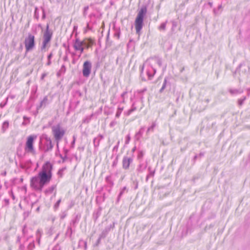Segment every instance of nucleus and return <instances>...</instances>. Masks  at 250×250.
Returning <instances> with one entry per match:
<instances>
[{
    "instance_id": "38",
    "label": "nucleus",
    "mask_w": 250,
    "mask_h": 250,
    "mask_svg": "<svg viewBox=\"0 0 250 250\" xmlns=\"http://www.w3.org/2000/svg\"><path fill=\"white\" fill-rule=\"evenodd\" d=\"M36 235V238H41L42 235V231L40 229H38L37 230Z\"/></svg>"
},
{
    "instance_id": "18",
    "label": "nucleus",
    "mask_w": 250,
    "mask_h": 250,
    "mask_svg": "<svg viewBox=\"0 0 250 250\" xmlns=\"http://www.w3.org/2000/svg\"><path fill=\"white\" fill-rule=\"evenodd\" d=\"M127 192V190L126 189V187H124L123 188H122L118 196V197H117V202L118 203L122 197V196L123 195V194L125 192Z\"/></svg>"
},
{
    "instance_id": "44",
    "label": "nucleus",
    "mask_w": 250,
    "mask_h": 250,
    "mask_svg": "<svg viewBox=\"0 0 250 250\" xmlns=\"http://www.w3.org/2000/svg\"><path fill=\"white\" fill-rule=\"evenodd\" d=\"M88 9H89L88 6H85L83 8V15L84 17H85L87 15V11L88 10Z\"/></svg>"
},
{
    "instance_id": "43",
    "label": "nucleus",
    "mask_w": 250,
    "mask_h": 250,
    "mask_svg": "<svg viewBox=\"0 0 250 250\" xmlns=\"http://www.w3.org/2000/svg\"><path fill=\"white\" fill-rule=\"evenodd\" d=\"M115 94H113L110 98L111 104L115 105L116 104V101H115Z\"/></svg>"
},
{
    "instance_id": "53",
    "label": "nucleus",
    "mask_w": 250,
    "mask_h": 250,
    "mask_svg": "<svg viewBox=\"0 0 250 250\" xmlns=\"http://www.w3.org/2000/svg\"><path fill=\"white\" fill-rule=\"evenodd\" d=\"M19 250H25V246L23 244H20Z\"/></svg>"
},
{
    "instance_id": "29",
    "label": "nucleus",
    "mask_w": 250,
    "mask_h": 250,
    "mask_svg": "<svg viewBox=\"0 0 250 250\" xmlns=\"http://www.w3.org/2000/svg\"><path fill=\"white\" fill-rule=\"evenodd\" d=\"M204 152H201L199 155H196L194 156L193 158V163H195V161H196V160L198 159V158H202V157H203L204 156Z\"/></svg>"
},
{
    "instance_id": "15",
    "label": "nucleus",
    "mask_w": 250,
    "mask_h": 250,
    "mask_svg": "<svg viewBox=\"0 0 250 250\" xmlns=\"http://www.w3.org/2000/svg\"><path fill=\"white\" fill-rule=\"evenodd\" d=\"M102 212V208L99 207L97 210L94 212L93 214V218L94 221H96L99 217L101 215Z\"/></svg>"
},
{
    "instance_id": "14",
    "label": "nucleus",
    "mask_w": 250,
    "mask_h": 250,
    "mask_svg": "<svg viewBox=\"0 0 250 250\" xmlns=\"http://www.w3.org/2000/svg\"><path fill=\"white\" fill-rule=\"evenodd\" d=\"M229 91L231 95H236L238 94H241L243 93L244 90L242 88L239 89H232L230 88L229 89Z\"/></svg>"
},
{
    "instance_id": "2",
    "label": "nucleus",
    "mask_w": 250,
    "mask_h": 250,
    "mask_svg": "<svg viewBox=\"0 0 250 250\" xmlns=\"http://www.w3.org/2000/svg\"><path fill=\"white\" fill-rule=\"evenodd\" d=\"M147 12V8L146 6L141 7L137 14L135 20L134 25L136 29V34L140 35L141 31L144 25V21L145 17Z\"/></svg>"
},
{
    "instance_id": "12",
    "label": "nucleus",
    "mask_w": 250,
    "mask_h": 250,
    "mask_svg": "<svg viewBox=\"0 0 250 250\" xmlns=\"http://www.w3.org/2000/svg\"><path fill=\"white\" fill-rule=\"evenodd\" d=\"M83 46L87 49L91 47L94 44V41L91 38H85L83 40Z\"/></svg>"
},
{
    "instance_id": "63",
    "label": "nucleus",
    "mask_w": 250,
    "mask_h": 250,
    "mask_svg": "<svg viewBox=\"0 0 250 250\" xmlns=\"http://www.w3.org/2000/svg\"><path fill=\"white\" fill-rule=\"evenodd\" d=\"M63 60L65 62L68 61V58L67 54H66L63 58Z\"/></svg>"
},
{
    "instance_id": "22",
    "label": "nucleus",
    "mask_w": 250,
    "mask_h": 250,
    "mask_svg": "<svg viewBox=\"0 0 250 250\" xmlns=\"http://www.w3.org/2000/svg\"><path fill=\"white\" fill-rule=\"evenodd\" d=\"M65 71H66V67H65V66L63 64L61 69H60V70L57 72V75L59 77L62 74H63L65 72Z\"/></svg>"
},
{
    "instance_id": "26",
    "label": "nucleus",
    "mask_w": 250,
    "mask_h": 250,
    "mask_svg": "<svg viewBox=\"0 0 250 250\" xmlns=\"http://www.w3.org/2000/svg\"><path fill=\"white\" fill-rule=\"evenodd\" d=\"M156 125V124L155 122H153L151 125L150 126H149L147 130H146V134H148V133L150 132H153L154 131V128L155 127Z\"/></svg>"
},
{
    "instance_id": "13",
    "label": "nucleus",
    "mask_w": 250,
    "mask_h": 250,
    "mask_svg": "<svg viewBox=\"0 0 250 250\" xmlns=\"http://www.w3.org/2000/svg\"><path fill=\"white\" fill-rule=\"evenodd\" d=\"M103 138L104 136L101 134H99L97 137L94 139L93 145L94 147L97 148L99 146L101 140Z\"/></svg>"
},
{
    "instance_id": "48",
    "label": "nucleus",
    "mask_w": 250,
    "mask_h": 250,
    "mask_svg": "<svg viewBox=\"0 0 250 250\" xmlns=\"http://www.w3.org/2000/svg\"><path fill=\"white\" fill-rule=\"evenodd\" d=\"M117 122L116 121L114 120V121H112V122L110 123V124H109V126H110V127H113V126H114L116 125H117Z\"/></svg>"
},
{
    "instance_id": "3",
    "label": "nucleus",
    "mask_w": 250,
    "mask_h": 250,
    "mask_svg": "<svg viewBox=\"0 0 250 250\" xmlns=\"http://www.w3.org/2000/svg\"><path fill=\"white\" fill-rule=\"evenodd\" d=\"M144 65L143 64L142 65L140 66V77L141 80L143 81H146V75L147 77V79L150 80L152 79L154 75L155 74L156 72V70L152 66H149L147 67L145 74L144 73Z\"/></svg>"
},
{
    "instance_id": "24",
    "label": "nucleus",
    "mask_w": 250,
    "mask_h": 250,
    "mask_svg": "<svg viewBox=\"0 0 250 250\" xmlns=\"http://www.w3.org/2000/svg\"><path fill=\"white\" fill-rule=\"evenodd\" d=\"M247 99V96H243L241 98L238 99L237 104L239 106H242L244 103V101Z\"/></svg>"
},
{
    "instance_id": "7",
    "label": "nucleus",
    "mask_w": 250,
    "mask_h": 250,
    "mask_svg": "<svg viewBox=\"0 0 250 250\" xmlns=\"http://www.w3.org/2000/svg\"><path fill=\"white\" fill-rule=\"evenodd\" d=\"M43 137L45 140V142L42 146L40 145L39 149L43 151L45 153L51 151L54 146L51 139L50 138L48 137L46 135H43ZM41 141L40 142V144H41Z\"/></svg>"
},
{
    "instance_id": "28",
    "label": "nucleus",
    "mask_w": 250,
    "mask_h": 250,
    "mask_svg": "<svg viewBox=\"0 0 250 250\" xmlns=\"http://www.w3.org/2000/svg\"><path fill=\"white\" fill-rule=\"evenodd\" d=\"M35 248V243L32 241L27 246L26 250H33Z\"/></svg>"
},
{
    "instance_id": "55",
    "label": "nucleus",
    "mask_w": 250,
    "mask_h": 250,
    "mask_svg": "<svg viewBox=\"0 0 250 250\" xmlns=\"http://www.w3.org/2000/svg\"><path fill=\"white\" fill-rule=\"evenodd\" d=\"M60 157L62 160V162H64L65 160L67 158V156L66 155H64V156H63L62 155L60 154Z\"/></svg>"
},
{
    "instance_id": "30",
    "label": "nucleus",
    "mask_w": 250,
    "mask_h": 250,
    "mask_svg": "<svg viewBox=\"0 0 250 250\" xmlns=\"http://www.w3.org/2000/svg\"><path fill=\"white\" fill-rule=\"evenodd\" d=\"M23 119V122L22 123V125H26L30 123V118L29 117L24 116Z\"/></svg>"
},
{
    "instance_id": "42",
    "label": "nucleus",
    "mask_w": 250,
    "mask_h": 250,
    "mask_svg": "<svg viewBox=\"0 0 250 250\" xmlns=\"http://www.w3.org/2000/svg\"><path fill=\"white\" fill-rule=\"evenodd\" d=\"M144 156V152L142 150H140L138 152L137 158L138 159H141Z\"/></svg>"
},
{
    "instance_id": "34",
    "label": "nucleus",
    "mask_w": 250,
    "mask_h": 250,
    "mask_svg": "<svg viewBox=\"0 0 250 250\" xmlns=\"http://www.w3.org/2000/svg\"><path fill=\"white\" fill-rule=\"evenodd\" d=\"M105 181L111 186H112L114 184L113 182L111 180L110 176H108L106 177Z\"/></svg>"
},
{
    "instance_id": "21",
    "label": "nucleus",
    "mask_w": 250,
    "mask_h": 250,
    "mask_svg": "<svg viewBox=\"0 0 250 250\" xmlns=\"http://www.w3.org/2000/svg\"><path fill=\"white\" fill-rule=\"evenodd\" d=\"M147 167V164H143L140 163L139 167L137 168V170L139 172H142L144 170H145Z\"/></svg>"
},
{
    "instance_id": "35",
    "label": "nucleus",
    "mask_w": 250,
    "mask_h": 250,
    "mask_svg": "<svg viewBox=\"0 0 250 250\" xmlns=\"http://www.w3.org/2000/svg\"><path fill=\"white\" fill-rule=\"evenodd\" d=\"M72 234V229L71 227H68L66 232V235L71 237Z\"/></svg>"
},
{
    "instance_id": "6",
    "label": "nucleus",
    "mask_w": 250,
    "mask_h": 250,
    "mask_svg": "<svg viewBox=\"0 0 250 250\" xmlns=\"http://www.w3.org/2000/svg\"><path fill=\"white\" fill-rule=\"evenodd\" d=\"M52 131L56 141L57 147L59 149V143L65 134V130L62 128L60 125L52 127Z\"/></svg>"
},
{
    "instance_id": "50",
    "label": "nucleus",
    "mask_w": 250,
    "mask_h": 250,
    "mask_svg": "<svg viewBox=\"0 0 250 250\" xmlns=\"http://www.w3.org/2000/svg\"><path fill=\"white\" fill-rule=\"evenodd\" d=\"M79 245H81V244H83L84 245V248H85V249H86V242L83 240H80L79 241Z\"/></svg>"
},
{
    "instance_id": "11",
    "label": "nucleus",
    "mask_w": 250,
    "mask_h": 250,
    "mask_svg": "<svg viewBox=\"0 0 250 250\" xmlns=\"http://www.w3.org/2000/svg\"><path fill=\"white\" fill-rule=\"evenodd\" d=\"M73 46L75 50L77 51V50L83 46V42L81 41L79 38H76L73 41Z\"/></svg>"
},
{
    "instance_id": "23",
    "label": "nucleus",
    "mask_w": 250,
    "mask_h": 250,
    "mask_svg": "<svg viewBox=\"0 0 250 250\" xmlns=\"http://www.w3.org/2000/svg\"><path fill=\"white\" fill-rule=\"evenodd\" d=\"M80 217H81V216L77 214L75 216V218L71 221L70 224L74 226L76 224H77L79 222Z\"/></svg>"
},
{
    "instance_id": "61",
    "label": "nucleus",
    "mask_w": 250,
    "mask_h": 250,
    "mask_svg": "<svg viewBox=\"0 0 250 250\" xmlns=\"http://www.w3.org/2000/svg\"><path fill=\"white\" fill-rule=\"evenodd\" d=\"M61 248H60L59 246L58 245H56L53 250H60Z\"/></svg>"
},
{
    "instance_id": "40",
    "label": "nucleus",
    "mask_w": 250,
    "mask_h": 250,
    "mask_svg": "<svg viewBox=\"0 0 250 250\" xmlns=\"http://www.w3.org/2000/svg\"><path fill=\"white\" fill-rule=\"evenodd\" d=\"M65 169V168H61L60 169L58 172H57V174L60 177H62L63 175V171Z\"/></svg>"
},
{
    "instance_id": "59",
    "label": "nucleus",
    "mask_w": 250,
    "mask_h": 250,
    "mask_svg": "<svg viewBox=\"0 0 250 250\" xmlns=\"http://www.w3.org/2000/svg\"><path fill=\"white\" fill-rule=\"evenodd\" d=\"M118 163V157H116V159L113 162L112 166L115 167L117 165Z\"/></svg>"
},
{
    "instance_id": "5",
    "label": "nucleus",
    "mask_w": 250,
    "mask_h": 250,
    "mask_svg": "<svg viewBox=\"0 0 250 250\" xmlns=\"http://www.w3.org/2000/svg\"><path fill=\"white\" fill-rule=\"evenodd\" d=\"M53 35V32L51 30L49 29V24H47L46 27V29L43 33V41L42 46L41 47V51L45 50L47 45L50 43Z\"/></svg>"
},
{
    "instance_id": "52",
    "label": "nucleus",
    "mask_w": 250,
    "mask_h": 250,
    "mask_svg": "<svg viewBox=\"0 0 250 250\" xmlns=\"http://www.w3.org/2000/svg\"><path fill=\"white\" fill-rule=\"evenodd\" d=\"M157 63L158 64L159 66H162V62L161 59L158 58L157 59Z\"/></svg>"
},
{
    "instance_id": "41",
    "label": "nucleus",
    "mask_w": 250,
    "mask_h": 250,
    "mask_svg": "<svg viewBox=\"0 0 250 250\" xmlns=\"http://www.w3.org/2000/svg\"><path fill=\"white\" fill-rule=\"evenodd\" d=\"M67 213L66 211H64L62 212L60 215L61 219H62V220L64 219L65 218V217L67 216Z\"/></svg>"
},
{
    "instance_id": "25",
    "label": "nucleus",
    "mask_w": 250,
    "mask_h": 250,
    "mask_svg": "<svg viewBox=\"0 0 250 250\" xmlns=\"http://www.w3.org/2000/svg\"><path fill=\"white\" fill-rule=\"evenodd\" d=\"M123 110L124 107H121L119 106L117 108L115 117L117 118H119Z\"/></svg>"
},
{
    "instance_id": "57",
    "label": "nucleus",
    "mask_w": 250,
    "mask_h": 250,
    "mask_svg": "<svg viewBox=\"0 0 250 250\" xmlns=\"http://www.w3.org/2000/svg\"><path fill=\"white\" fill-rule=\"evenodd\" d=\"M53 54L51 52H50L47 56V60H51L52 58L53 57Z\"/></svg>"
},
{
    "instance_id": "51",
    "label": "nucleus",
    "mask_w": 250,
    "mask_h": 250,
    "mask_svg": "<svg viewBox=\"0 0 250 250\" xmlns=\"http://www.w3.org/2000/svg\"><path fill=\"white\" fill-rule=\"evenodd\" d=\"M148 170H149V175L150 176H153L154 175L155 171L151 170V168L150 167H148Z\"/></svg>"
},
{
    "instance_id": "33",
    "label": "nucleus",
    "mask_w": 250,
    "mask_h": 250,
    "mask_svg": "<svg viewBox=\"0 0 250 250\" xmlns=\"http://www.w3.org/2000/svg\"><path fill=\"white\" fill-rule=\"evenodd\" d=\"M167 83V78H165L164 83H163V85H162L161 88L159 90L160 93H162L163 91H164V90L165 89V88L166 87Z\"/></svg>"
},
{
    "instance_id": "39",
    "label": "nucleus",
    "mask_w": 250,
    "mask_h": 250,
    "mask_svg": "<svg viewBox=\"0 0 250 250\" xmlns=\"http://www.w3.org/2000/svg\"><path fill=\"white\" fill-rule=\"evenodd\" d=\"M61 202V199H60L59 200H58L57 201V202L55 203V204L54 205V208L55 210H57Z\"/></svg>"
},
{
    "instance_id": "4",
    "label": "nucleus",
    "mask_w": 250,
    "mask_h": 250,
    "mask_svg": "<svg viewBox=\"0 0 250 250\" xmlns=\"http://www.w3.org/2000/svg\"><path fill=\"white\" fill-rule=\"evenodd\" d=\"M37 135H31L27 137L24 147L25 152L32 155H35L36 151L34 144Z\"/></svg>"
},
{
    "instance_id": "56",
    "label": "nucleus",
    "mask_w": 250,
    "mask_h": 250,
    "mask_svg": "<svg viewBox=\"0 0 250 250\" xmlns=\"http://www.w3.org/2000/svg\"><path fill=\"white\" fill-rule=\"evenodd\" d=\"M6 101L4 103H1L0 104V107L1 108H3L7 104V102L8 101V98H6Z\"/></svg>"
},
{
    "instance_id": "17",
    "label": "nucleus",
    "mask_w": 250,
    "mask_h": 250,
    "mask_svg": "<svg viewBox=\"0 0 250 250\" xmlns=\"http://www.w3.org/2000/svg\"><path fill=\"white\" fill-rule=\"evenodd\" d=\"M145 130V127H141L138 132H137L135 134V138L136 140H139L140 138L143 134L144 131Z\"/></svg>"
},
{
    "instance_id": "54",
    "label": "nucleus",
    "mask_w": 250,
    "mask_h": 250,
    "mask_svg": "<svg viewBox=\"0 0 250 250\" xmlns=\"http://www.w3.org/2000/svg\"><path fill=\"white\" fill-rule=\"evenodd\" d=\"M63 46L65 47L66 48V53L67 52H70V49H69V46H67L65 43H63Z\"/></svg>"
},
{
    "instance_id": "60",
    "label": "nucleus",
    "mask_w": 250,
    "mask_h": 250,
    "mask_svg": "<svg viewBox=\"0 0 250 250\" xmlns=\"http://www.w3.org/2000/svg\"><path fill=\"white\" fill-rule=\"evenodd\" d=\"M26 226H24L23 228H22V233L24 235L25 234V233H26L27 232V230H26Z\"/></svg>"
},
{
    "instance_id": "36",
    "label": "nucleus",
    "mask_w": 250,
    "mask_h": 250,
    "mask_svg": "<svg viewBox=\"0 0 250 250\" xmlns=\"http://www.w3.org/2000/svg\"><path fill=\"white\" fill-rule=\"evenodd\" d=\"M166 23L167 21L165 22H163L161 24V25L158 27V29L160 30H165L166 27Z\"/></svg>"
},
{
    "instance_id": "45",
    "label": "nucleus",
    "mask_w": 250,
    "mask_h": 250,
    "mask_svg": "<svg viewBox=\"0 0 250 250\" xmlns=\"http://www.w3.org/2000/svg\"><path fill=\"white\" fill-rule=\"evenodd\" d=\"M120 36V30H117L114 33V36L115 37H116L117 39H119Z\"/></svg>"
},
{
    "instance_id": "46",
    "label": "nucleus",
    "mask_w": 250,
    "mask_h": 250,
    "mask_svg": "<svg viewBox=\"0 0 250 250\" xmlns=\"http://www.w3.org/2000/svg\"><path fill=\"white\" fill-rule=\"evenodd\" d=\"M75 141H76V137L75 136H73V141H72L71 143V148H74V146H75Z\"/></svg>"
},
{
    "instance_id": "16",
    "label": "nucleus",
    "mask_w": 250,
    "mask_h": 250,
    "mask_svg": "<svg viewBox=\"0 0 250 250\" xmlns=\"http://www.w3.org/2000/svg\"><path fill=\"white\" fill-rule=\"evenodd\" d=\"M56 188V185H52V186L48 187V188H46L44 190V193L45 195H48L50 194H51Z\"/></svg>"
},
{
    "instance_id": "20",
    "label": "nucleus",
    "mask_w": 250,
    "mask_h": 250,
    "mask_svg": "<svg viewBox=\"0 0 250 250\" xmlns=\"http://www.w3.org/2000/svg\"><path fill=\"white\" fill-rule=\"evenodd\" d=\"M9 122L7 121H4L2 125L1 130L3 133H4L6 130L8 128Z\"/></svg>"
},
{
    "instance_id": "32",
    "label": "nucleus",
    "mask_w": 250,
    "mask_h": 250,
    "mask_svg": "<svg viewBox=\"0 0 250 250\" xmlns=\"http://www.w3.org/2000/svg\"><path fill=\"white\" fill-rule=\"evenodd\" d=\"M93 116V114L89 116H87L85 118H84L83 120V123H84V124H88L89 123V122L90 121V120H91V118Z\"/></svg>"
},
{
    "instance_id": "9",
    "label": "nucleus",
    "mask_w": 250,
    "mask_h": 250,
    "mask_svg": "<svg viewBox=\"0 0 250 250\" xmlns=\"http://www.w3.org/2000/svg\"><path fill=\"white\" fill-rule=\"evenodd\" d=\"M91 63L88 61H85L83 64V75L85 77H88L90 73L91 70Z\"/></svg>"
},
{
    "instance_id": "64",
    "label": "nucleus",
    "mask_w": 250,
    "mask_h": 250,
    "mask_svg": "<svg viewBox=\"0 0 250 250\" xmlns=\"http://www.w3.org/2000/svg\"><path fill=\"white\" fill-rule=\"evenodd\" d=\"M46 75H47V74H46V73H43V74L42 75V76H41V80H43V79H44V78L46 76Z\"/></svg>"
},
{
    "instance_id": "27",
    "label": "nucleus",
    "mask_w": 250,
    "mask_h": 250,
    "mask_svg": "<svg viewBox=\"0 0 250 250\" xmlns=\"http://www.w3.org/2000/svg\"><path fill=\"white\" fill-rule=\"evenodd\" d=\"M136 110V107L134 105V104H132V106L130 109H129L126 113L125 114L127 116H129L131 114L132 112L135 111Z\"/></svg>"
},
{
    "instance_id": "47",
    "label": "nucleus",
    "mask_w": 250,
    "mask_h": 250,
    "mask_svg": "<svg viewBox=\"0 0 250 250\" xmlns=\"http://www.w3.org/2000/svg\"><path fill=\"white\" fill-rule=\"evenodd\" d=\"M75 95L76 96H78L79 97H81L82 96V93L80 90H76L75 92Z\"/></svg>"
},
{
    "instance_id": "19",
    "label": "nucleus",
    "mask_w": 250,
    "mask_h": 250,
    "mask_svg": "<svg viewBox=\"0 0 250 250\" xmlns=\"http://www.w3.org/2000/svg\"><path fill=\"white\" fill-rule=\"evenodd\" d=\"M109 231V229L106 227L100 234L101 238H105L107 236Z\"/></svg>"
},
{
    "instance_id": "49",
    "label": "nucleus",
    "mask_w": 250,
    "mask_h": 250,
    "mask_svg": "<svg viewBox=\"0 0 250 250\" xmlns=\"http://www.w3.org/2000/svg\"><path fill=\"white\" fill-rule=\"evenodd\" d=\"M130 136L129 135H127L126 136V138H125V144H128L130 140Z\"/></svg>"
},
{
    "instance_id": "1",
    "label": "nucleus",
    "mask_w": 250,
    "mask_h": 250,
    "mask_svg": "<svg viewBox=\"0 0 250 250\" xmlns=\"http://www.w3.org/2000/svg\"><path fill=\"white\" fill-rule=\"evenodd\" d=\"M52 169L53 165L49 161L46 162L38 174L31 178V187L36 191H41L51 180Z\"/></svg>"
},
{
    "instance_id": "62",
    "label": "nucleus",
    "mask_w": 250,
    "mask_h": 250,
    "mask_svg": "<svg viewBox=\"0 0 250 250\" xmlns=\"http://www.w3.org/2000/svg\"><path fill=\"white\" fill-rule=\"evenodd\" d=\"M107 228H108L109 229V230L111 229H113L114 228V223H113L112 224L110 225V226L106 227Z\"/></svg>"
},
{
    "instance_id": "37",
    "label": "nucleus",
    "mask_w": 250,
    "mask_h": 250,
    "mask_svg": "<svg viewBox=\"0 0 250 250\" xmlns=\"http://www.w3.org/2000/svg\"><path fill=\"white\" fill-rule=\"evenodd\" d=\"M34 18L36 19H38L39 18V13L38 7H35L34 11Z\"/></svg>"
},
{
    "instance_id": "31",
    "label": "nucleus",
    "mask_w": 250,
    "mask_h": 250,
    "mask_svg": "<svg viewBox=\"0 0 250 250\" xmlns=\"http://www.w3.org/2000/svg\"><path fill=\"white\" fill-rule=\"evenodd\" d=\"M47 100H48V99H47V97H45L43 98V99L41 101V102L40 103V107L45 106L47 104Z\"/></svg>"
},
{
    "instance_id": "8",
    "label": "nucleus",
    "mask_w": 250,
    "mask_h": 250,
    "mask_svg": "<svg viewBox=\"0 0 250 250\" xmlns=\"http://www.w3.org/2000/svg\"><path fill=\"white\" fill-rule=\"evenodd\" d=\"M24 45L26 49V53L32 50L35 47V36L29 33L24 40Z\"/></svg>"
},
{
    "instance_id": "10",
    "label": "nucleus",
    "mask_w": 250,
    "mask_h": 250,
    "mask_svg": "<svg viewBox=\"0 0 250 250\" xmlns=\"http://www.w3.org/2000/svg\"><path fill=\"white\" fill-rule=\"evenodd\" d=\"M132 157H128L125 156L123 157L122 161L123 168L125 170L128 169L130 167V165L132 163Z\"/></svg>"
},
{
    "instance_id": "58",
    "label": "nucleus",
    "mask_w": 250,
    "mask_h": 250,
    "mask_svg": "<svg viewBox=\"0 0 250 250\" xmlns=\"http://www.w3.org/2000/svg\"><path fill=\"white\" fill-rule=\"evenodd\" d=\"M84 48H85V47L83 46V47H81L80 49H79L78 50H77V51H79L80 52V54H81L82 53H83ZM81 56V55H80L79 56Z\"/></svg>"
}]
</instances>
